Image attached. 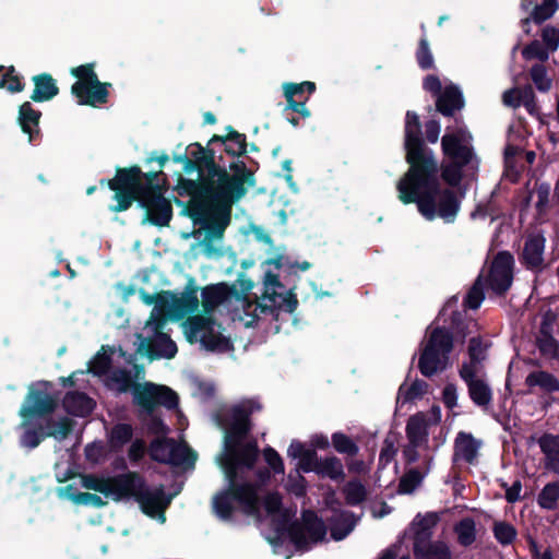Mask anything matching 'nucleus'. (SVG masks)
Here are the masks:
<instances>
[{
  "mask_svg": "<svg viewBox=\"0 0 559 559\" xmlns=\"http://www.w3.org/2000/svg\"><path fill=\"white\" fill-rule=\"evenodd\" d=\"M484 300V290L481 286V276L477 278L473 287L469 289L465 304L471 309H477Z\"/></svg>",
  "mask_w": 559,
  "mask_h": 559,
  "instance_id": "bf43d9fd",
  "label": "nucleus"
},
{
  "mask_svg": "<svg viewBox=\"0 0 559 559\" xmlns=\"http://www.w3.org/2000/svg\"><path fill=\"white\" fill-rule=\"evenodd\" d=\"M545 238L542 235L530 236L523 248V262L530 269L539 270L544 262Z\"/></svg>",
  "mask_w": 559,
  "mask_h": 559,
  "instance_id": "a878e982",
  "label": "nucleus"
},
{
  "mask_svg": "<svg viewBox=\"0 0 559 559\" xmlns=\"http://www.w3.org/2000/svg\"><path fill=\"white\" fill-rule=\"evenodd\" d=\"M128 487L123 492V500L134 499L142 512L150 518L158 516L162 522H165V510L171 501V496H167L164 486L160 485L154 490H151L144 477L138 472H129Z\"/></svg>",
  "mask_w": 559,
  "mask_h": 559,
  "instance_id": "0eeeda50",
  "label": "nucleus"
},
{
  "mask_svg": "<svg viewBox=\"0 0 559 559\" xmlns=\"http://www.w3.org/2000/svg\"><path fill=\"white\" fill-rule=\"evenodd\" d=\"M133 427L130 424L118 423L112 426L108 442L111 450L118 452L123 449L126 444L132 441Z\"/></svg>",
  "mask_w": 559,
  "mask_h": 559,
  "instance_id": "72a5a7b5",
  "label": "nucleus"
},
{
  "mask_svg": "<svg viewBox=\"0 0 559 559\" xmlns=\"http://www.w3.org/2000/svg\"><path fill=\"white\" fill-rule=\"evenodd\" d=\"M319 457L317 455V452L314 449H308L306 453L299 457L298 466L299 468L305 472H314L317 469Z\"/></svg>",
  "mask_w": 559,
  "mask_h": 559,
  "instance_id": "0e129e2a",
  "label": "nucleus"
},
{
  "mask_svg": "<svg viewBox=\"0 0 559 559\" xmlns=\"http://www.w3.org/2000/svg\"><path fill=\"white\" fill-rule=\"evenodd\" d=\"M38 385L44 389L36 388L34 384L28 388L24 403L19 411V415L25 420L46 417L52 414L57 407V401L46 391L49 383L41 381Z\"/></svg>",
  "mask_w": 559,
  "mask_h": 559,
  "instance_id": "ddd939ff",
  "label": "nucleus"
},
{
  "mask_svg": "<svg viewBox=\"0 0 559 559\" xmlns=\"http://www.w3.org/2000/svg\"><path fill=\"white\" fill-rule=\"evenodd\" d=\"M34 90L29 96L35 103H45L53 99L59 94L56 79L47 72L36 74L32 78Z\"/></svg>",
  "mask_w": 559,
  "mask_h": 559,
  "instance_id": "b1692460",
  "label": "nucleus"
},
{
  "mask_svg": "<svg viewBox=\"0 0 559 559\" xmlns=\"http://www.w3.org/2000/svg\"><path fill=\"white\" fill-rule=\"evenodd\" d=\"M264 460L275 474L284 473V463L281 455L273 448L267 447L263 451Z\"/></svg>",
  "mask_w": 559,
  "mask_h": 559,
  "instance_id": "e2e57ef3",
  "label": "nucleus"
},
{
  "mask_svg": "<svg viewBox=\"0 0 559 559\" xmlns=\"http://www.w3.org/2000/svg\"><path fill=\"white\" fill-rule=\"evenodd\" d=\"M71 75L76 78L78 81L71 86V94L80 93L85 90L86 85L92 84L98 80V75L95 72V63L90 62L72 68L70 71Z\"/></svg>",
  "mask_w": 559,
  "mask_h": 559,
  "instance_id": "7c9ffc66",
  "label": "nucleus"
},
{
  "mask_svg": "<svg viewBox=\"0 0 559 559\" xmlns=\"http://www.w3.org/2000/svg\"><path fill=\"white\" fill-rule=\"evenodd\" d=\"M0 88H7L10 93H20L24 91L25 83L23 82V76L16 72L14 66H10L5 69V72L0 80Z\"/></svg>",
  "mask_w": 559,
  "mask_h": 559,
  "instance_id": "a18cd8bd",
  "label": "nucleus"
},
{
  "mask_svg": "<svg viewBox=\"0 0 559 559\" xmlns=\"http://www.w3.org/2000/svg\"><path fill=\"white\" fill-rule=\"evenodd\" d=\"M493 534L500 544L508 545L515 539L516 531L509 523L496 522L493 525Z\"/></svg>",
  "mask_w": 559,
  "mask_h": 559,
  "instance_id": "603ef678",
  "label": "nucleus"
},
{
  "mask_svg": "<svg viewBox=\"0 0 559 559\" xmlns=\"http://www.w3.org/2000/svg\"><path fill=\"white\" fill-rule=\"evenodd\" d=\"M316 83L311 81H304L301 83H284L283 91L285 98L296 97L304 99L309 97L316 92Z\"/></svg>",
  "mask_w": 559,
  "mask_h": 559,
  "instance_id": "37998d69",
  "label": "nucleus"
},
{
  "mask_svg": "<svg viewBox=\"0 0 559 559\" xmlns=\"http://www.w3.org/2000/svg\"><path fill=\"white\" fill-rule=\"evenodd\" d=\"M171 443H174L173 438L163 437L154 439L150 444L151 459L158 463H167Z\"/></svg>",
  "mask_w": 559,
  "mask_h": 559,
  "instance_id": "c03bdc74",
  "label": "nucleus"
},
{
  "mask_svg": "<svg viewBox=\"0 0 559 559\" xmlns=\"http://www.w3.org/2000/svg\"><path fill=\"white\" fill-rule=\"evenodd\" d=\"M186 151L189 158L198 160L199 166L206 170V176L201 180H193L178 174L174 190L181 198H191L240 182H252L255 179L254 171L243 160H231L226 164L223 154H217V147L209 143L203 146L199 142H193Z\"/></svg>",
  "mask_w": 559,
  "mask_h": 559,
  "instance_id": "20e7f679",
  "label": "nucleus"
},
{
  "mask_svg": "<svg viewBox=\"0 0 559 559\" xmlns=\"http://www.w3.org/2000/svg\"><path fill=\"white\" fill-rule=\"evenodd\" d=\"M163 321L155 324V332L152 337H143L141 334L138 337L141 340L138 352L146 356L151 361L160 358L171 359L177 354V345L170 336L162 331Z\"/></svg>",
  "mask_w": 559,
  "mask_h": 559,
  "instance_id": "4468645a",
  "label": "nucleus"
},
{
  "mask_svg": "<svg viewBox=\"0 0 559 559\" xmlns=\"http://www.w3.org/2000/svg\"><path fill=\"white\" fill-rule=\"evenodd\" d=\"M462 107V94L454 86L447 87L438 97L437 108L444 116H451L455 110Z\"/></svg>",
  "mask_w": 559,
  "mask_h": 559,
  "instance_id": "c85d7f7f",
  "label": "nucleus"
},
{
  "mask_svg": "<svg viewBox=\"0 0 559 559\" xmlns=\"http://www.w3.org/2000/svg\"><path fill=\"white\" fill-rule=\"evenodd\" d=\"M111 380L118 384L119 393H127L131 391L133 394L134 385L140 384L133 380L131 372L126 369H119L115 371L111 376Z\"/></svg>",
  "mask_w": 559,
  "mask_h": 559,
  "instance_id": "8fccbe9b",
  "label": "nucleus"
},
{
  "mask_svg": "<svg viewBox=\"0 0 559 559\" xmlns=\"http://www.w3.org/2000/svg\"><path fill=\"white\" fill-rule=\"evenodd\" d=\"M329 528L334 540L344 539L349 534V513L334 514L329 520Z\"/></svg>",
  "mask_w": 559,
  "mask_h": 559,
  "instance_id": "79ce46f5",
  "label": "nucleus"
},
{
  "mask_svg": "<svg viewBox=\"0 0 559 559\" xmlns=\"http://www.w3.org/2000/svg\"><path fill=\"white\" fill-rule=\"evenodd\" d=\"M254 185L255 179L252 182H240L193 195L187 202L178 198L174 199L178 206H182V213L205 230L202 243L206 254L211 255L217 251L213 247L212 240L223 238L231 222L234 204L240 201L247 194L248 189Z\"/></svg>",
  "mask_w": 559,
  "mask_h": 559,
  "instance_id": "7ed1b4c3",
  "label": "nucleus"
},
{
  "mask_svg": "<svg viewBox=\"0 0 559 559\" xmlns=\"http://www.w3.org/2000/svg\"><path fill=\"white\" fill-rule=\"evenodd\" d=\"M415 559H452L449 546L441 540L421 545V552H414Z\"/></svg>",
  "mask_w": 559,
  "mask_h": 559,
  "instance_id": "4c0bfd02",
  "label": "nucleus"
},
{
  "mask_svg": "<svg viewBox=\"0 0 559 559\" xmlns=\"http://www.w3.org/2000/svg\"><path fill=\"white\" fill-rule=\"evenodd\" d=\"M397 438L395 435H389L383 441V445L380 452V462L388 464L392 462L397 453Z\"/></svg>",
  "mask_w": 559,
  "mask_h": 559,
  "instance_id": "6e6d98bb",
  "label": "nucleus"
},
{
  "mask_svg": "<svg viewBox=\"0 0 559 559\" xmlns=\"http://www.w3.org/2000/svg\"><path fill=\"white\" fill-rule=\"evenodd\" d=\"M471 138V134L464 129H459L453 133H447L442 138L443 153L451 158V163L442 167V178L450 186L460 183L462 167L472 160L473 153L469 146Z\"/></svg>",
  "mask_w": 559,
  "mask_h": 559,
  "instance_id": "6e6552de",
  "label": "nucleus"
},
{
  "mask_svg": "<svg viewBox=\"0 0 559 559\" xmlns=\"http://www.w3.org/2000/svg\"><path fill=\"white\" fill-rule=\"evenodd\" d=\"M542 38L549 50H557L559 46V28L554 26H546L543 28Z\"/></svg>",
  "mask_w": 559,
  "mask_h": 559,
  "instance_id": "338daca9",
  "label": "nucleus"
},
{
  "mask_svg": "<svg viewBox=\"0 0 559 559\" xmlns=\"http://www.w3.org/2000/svg\"><path fill=\"white\" fill-rule=\"evenodd\" d=\"M538 347L543 354L550 357H556L559 352L558 342L552 336L547 334L538 338Z\"/></svg>",
  "mask_w": 559,
  "mask_h": 559,
  "instance_id": "69168bd1",
  "label": "nucleus"
},
{
  "mask_svg": "<svg viewBox=\"0 0 559 559\" xmlns=\"http://www.w3.org/2000/svg\"><path fill=\"white\" fill-rule=\"evenodd\" d=\"M441 420V411L439 407H432L427 413H417L409 417L406 425V435L414 447L426 442L428 427L438 425Z\"/></svg>",
  "mask_w": 559,
  "mask_h": 559,
  "instance_id": "a211bd4d",
  "label": "nucleus"
},
{
  "mask_svg": "<svg viewBox=\"0 0 559 559\" xmlns=\"http://www.w3.org/2000/svg\"><path fill=\"white\" fill-rule=\"evenodd\" d=\"M539 447L547 460V466L554 471L559 468V436L545 435L539 441Z\"/></svg>",
  "mask_w": 559,
  "mask_h": 559,
  "instance_id": "e433bc0d",
  "label": "nucleus"
},
{
  "mask_svg": "<svg viewBox=\"0 0 559 559\" xmlns=\"http://www.w3.org/2000/svg\"><path fill=\"white\" fill-rule=\"evenodd\" d=\"M528 548L533 559H554L549 547L542 548L535 539L528 538Z\"/></svg>",
  "mask_w": 559,
  "mask_h": 559,
  "instance_id": "774afa93",
  "label": "nucleus"
},
{
  "mask_svg": "<svg viewBox=\"0 0 559 559\" xmlns=\"http://www.w3.org/2000/svg\"><path fill=\"white\" fill-rule=\"evenodd\" d=\"M199 308L197 290L183 293L180 297L173 296V310L178 318L193 313Z\"/></svg>",
  "mask_w": 559,
  "mask_h": 559,
  "instance_id": "f704fd0d",
  "label": "nucleus"
},
{
  "mask_svg": "<svg viewBox=\"0 0 559 559\" xmlns=\"http://www.w3.org/2000/svg\"><path fill=\"white\" fill-rule=\"evenodd\" d=\"M234 294L237 295L235 286H229L226 283L205 286L201 294L203 310L205 312L212 311L214 308L228 300Z\"/></svg>",
  "mask_w": 559,
  "mask_h": 559,
  "instance_id": "393cba45",
  "label": "nucleus"
},
{
  "mask_svg": "<svg viewBox=\"0 0 559 559\" xmlns=\"http://www.w3.org/2000/svg\"><path fill=\"white\" fill-rule=\"evenodd\" d=\"M166 190L152 193L135 194L139 206L145 211V222L157 226L167 227L173 218L171 202L165 198Z\"/></svg>",
  "mask_w": 559,
  "mask_h": 559,
  "instance_id": "f8f14e48",
  "label": "nucleus"
},
{
  "mask_svg": "<svg viewBox=\"0 0 559 559\" xmlns=\"http://www.w3.org/2000/svg\"><path fill=\"white\" fill-rule=\"evenodd\" d=\"M114 353V347L103 345L88 365L90 372L98 377L107 374L112 366L111 356Z\"/></svg>",
  "mask_w": 559,
  "mask_h": 559,
  "instance_id": "473e14b6",
  "label": "nucleus"
},
{
  "mask_svg": "<svg viewBox=\"0 0 559 559\" xmlns=\"http://www.w3.org/2000/svg\"><path fill=\"white\" fill-rule=\"evenodd\" d=\"M481 445V440L476 439L472 433L460 431L454 440V461L476 463Z\"/></svg>",
  "mask_w": 559,
  "mask_h": 559,
  "instance_id": "4be33fe9",
  "label": "nucleus"
},
{
  "mask_svg": "<svg viewBox=\"0 0 559 559\" xmlns=\"http://www.w3.org/2000/svg\"><path fill=\"white\" fill-rule=\"evenodd\" d=\"M190 334L188 340L192 342V337L197 333L202 332L200 337L201 345L212 353H227L234 349V345L229 337H226L219 332H215L207 320L203 317H195L189 321Z\"/></svg>",
  "mask_w": 559,
  "mask_h": 559,
  "instance_id": "2eb2a0df",
  "label": "nucleus"
},
{
  "mask_svg": "<svg viewBox=\"0 0 559 559\" xmlns=\"http://www.w3.org/2000/svg\"><path fill=\"white\" fill-rule=\"evenodd\" d=\"M471 400L480 407H487L492 400L488 382L481 377L466 384Z\"/></svg>",
  "mask_w": 559,
  "mask_h": 559,
  "instance_id": "2f4dec72",
  "label": "nucleus"
},
{
  "mask_svg": "<svg viewBox=\"0 0 559 559\" xmlns=\"http://www.w3.org/2000/svg\"><path fill=\"white\" fill-rule=\"evenodd\" d=\"M66 411L78 417L88 416L95 408V402L84 392H68L63 399Z\"/></svg>",
  "mask_w": 559,
  "mask_h": 559,
  "instance_id": "bb28decb",
  "label": "nucleus"
},
{
  "mask_svg": "<svg viewBox=\"0 0 559 559\" xmlns=\"http://www.w3.org/2000/svg\"><path fill=\"white\" fill-rule=\"evenodd\" d=\"M522 55L526 60L538 59L540 61H546L549 57L548 51L542 46V44L538 40H534L530 45H527L523 49Z\"/></svg>",
  "mask_w": 559,
  "mask_h": 559,
  "instance_id": "052dcab7",
  "label": "nucleus"
},
{
  "mask_svg": "<svg viewBox=\"0 0 559 559\" xmlns=\"http://www.w3.org/2000/svg\"><path fill=\"white\" fill-rule=\"evenodd\" d=\"M41 116V111L35 109L28 100L19 106L17 124L22 132L28 136V142L33 145L39 144L43 138L39 127Z\"/></svg>",
  "mask_w": 559,
  "mask_h": 559,
  "instance_id": "aec40b11",
  "label": "nucleus"
},
{
  "mask_svg": "<svg viewBox=\"0 0 559 559\" xmlns=\"http://www.w3.org/2000/svg\"><path fill=\"white\" fill-rule=\"evenodd\" d=\"M531 78L536 87L542 92L548 91L551 86V80L547 75L546 68L542 64H536L532 68Z\"/></svg>",
  "mask_w": 559,
  "mask_h": 559,
  "instance_id": "4d7b16f0",
  "label": "nucleus"
},
{
  "mask_svg": "<svg viewBox=\"0 0 559 559\" xmlns=\"http://www.w3.org/2000/svg\"><path fill=\"white\" fill-rule=\"evenodd\" d=\"M316 473L321 477H329L333 480L344 477L343 465L336 456L319 459Z\"/></svg>",
  "mask_w": 559,
  "mask_h": 559,
  "instance_id": "58836bf2",
  "label": "nucleus"
},
{
  "mask_svg": "<svg viewBox=\"0 0 559 559\" xmlns=\"http://www.w3.org/2000/svg\"><path fill=\"white\" fill-rule=\"evenodd\" d=\"M226 134L218 135L214 134L209 140V145H219L217 154L225 152L227 155L233 157V160H240L239 157L247 154L248 142L245 133H240L235 130L231 126L225 128Z\"/></svg>",
  "mask_w": 559,
  "mask_h": 559,
  "instance_id": "6ab92c4d",
  "label": "nucleus"
},
{
  "mask_svg": "<svg viewBox=\"0 0 559 559\" xmlns=\"http://www.w3.org/2000/svg\"><path fill=\"white\" fill-rule=\"evenodd\" d=\"M109 87H111V83L100 82L98 79L86 85L85 90L83 88L80 93H74L73 96L78 98L80 105L97 107L108 102Z\"/></svg>",
  "mask_w": 559,
  "mask_h": 559,
  "instance_id": "5701e85b",
  "label": "nucleus"
},
{
  "mask_svg": "<svg viewBox=\"0 0 559 559\" xmlns=\"http://www.w3.org/2000/svg\"><path fill=\"white\" fill-rule=\"evenodd\" d=\"M99 183L114 191L112 199L116 204L109 209L114 213H120L132 206L136 199L135 194L167 190L168 178L160 169L144 173L139 165H132L117 167L114 178L102 179Z\"/></svg>",
  "mask_w": 559,
  "mask_h": 559,
  "instance_id": "39448f33",
  "label": "nucleus"
},
{
  "mask_svg": "<svg viewBox=\"0 0 559 559\" xmlns=\"http://www.w3.org/2000/svg\"><path fill=\"white\" fill-rule=\"evenodd\" d=\"M481 361L469 359L468 362H464L460 369V377L467 384L474 380L481 378Z\"/></svg>",
  "mask_w": 559,
  "mask_h": 559,
  "instance_id": "13d9d810",
  "label": "nucleus"
},
{
  "mask_svg": "<svg viewBox=\"0 0 559 559\" xmlns=\"http://www.w3.org/2000/svg\"><path fill=\"white\" fill-rule=\"evenodd\" d=\"M424 476L416 469L408 471L400 480L399 492L411 493L421 483Z\"/></svg>",
  "mask_w": 559,
  "mask_h": 559,
  "instance_id": "3c124183",
  "label": "nucleus"
},
{
  "mask_svg": "<svg viewBox=\"0 0 559 559\" xmlns=\"http://www.w3.org/2000/svg\"><path fill=\"white\" fill-rule=\"evenodd\" d=\"M557 9V0H542V3L533 9L531 17L523 20V25H528L531 20L537 24L543 23L544 21L550 19Z\"/></svg>",
  "mask_w": 559,
  "mask_h": 559,
  "instance_id": "a19ab883",
  "label": "nucleus"
},
{
  "mask_svg": "<svg viewBox=\"0 0 559 559\" xmlns=\"http://www.w3.org/2000/svg\"><path fill=\"white\" fill-rule=\"evenodd\" d=\"M417 61L420 68L430 69L433 66V57L429 48L428 40L421 38L417 50Z\"/></svg>",
  "mask_w": 559,
  "mask_h": 559,
  "instance_id": "680f3d73",
  "label": "nucleus"
},
{
  "mask_svg": "<svg viewBox=\"0 0 559 559\" xmlns=\"http://www.w3.org/2000/svg\"><path fill=\"white\" fill-rule=\"evenodd\" d=\"M197 453L186 443H174L170 445L167 463L173 466H183L186 468L194 467L197 461Z\"/></svg>",
  "mask_w": 559,
  "mask_h": 559,
  "instance_id": "cd10ccee",
  "label": "nucleus"
},
{
  "mask_svg": "<svg viewBox=\"0 0 559 559\" xmlns=\"http://www.w3.org/2000/svg\"><path fill=\"white\" fill-rule=\"evenodd\" d=\"M308 102V96L304 99H298L296 97L286 98V106L283 109V114L294 112L301 117V119H308L311 117V111L306 106Z\"/></svg>",
  "mask_w": 559,
  "mask_h": 559,
  "instance_id": "864d4df0",
  "label": "nucleus"
},
{
  "mask_svg": "<svg viewBox=\"0 0 559 559\" xmlns=\"http://www.w3.org/2000/svg\"><path fill=\"white\" fill-rule=\"evenodd\" d=\"M66 491L69 498L79 504H92L97 508L104 507L106 504V502L98 495L91 492H80L73 485H68L66 487Z\"/></svg>",
  "mask_w": 559,
  "mask_h": 559,
  "instance_id": "de8ad7c7",
  "label": "nucleus"
},
{
  "mask_svg": "<svg viewBox=\"0 0 559 559\" xmlns=\"http://www.w3.org/2000/svg\"><path fill=\"white\" fill-rule=\"evenodd\" d=\"M420 132L418 116L407 111L405 147L411 167L397 183L399 198L406 204L416 202L420 214L429 221L440 217L451 223L459 212V201L453 191L439 189L438 165L432 154L421 147Z\"/></svg>",
  "mask_w": 559,
  "mask_h": 559,
  "instance_id": "f03ea898",
  "label": "nucleus"
},
{
  "mask_svg": "<svg viewBox=\"0 0 559 559\" xmlns=\"http://www.w3.org/2000/svg\"><path fill=\"white\" fill-rule=\"evenodd\" d=\"M525 383L527 386H539L547 392H555L559 390V381L546 371H535L526 377Z\"/></svg>",
  "mask_w": 559,
  "mask_h": 559,
  "instance_id": "ea45409f",
  "label": "nucleus"
},
{
  "mask_svg": "<svg viewBox=\"0 0 559 559\" xmlns=\"http://www.w3.org/2000/svg\"><path fill=\"white\" fill-rule=\"evenodd\" d=\"M128 477L129 472L106 478L90 474L82 477V486L103 493L105 497H111L114 501L118 502L123 500V492L128 487Z\"/></svg>",
  "mask_w": 559,
  "mask_h": 559,
  "instance_id": "dca6fc26",
  "label": "nucleus"
},
{
  "mask_svg": "<svg viewBox=\"0 0 559 559\" xmlns=\"http://www.w3.org/2000/svg\"><path fill=\"white\" fill-rule=\"evenodd\" d=\"M453 347L450 332L444 329H433L419 357L418 368L425 377H431L447 369L449 354Z\"/></svg>",
  "mask_w": 559,
  "mask_h": 559,
  "instance_id": "1a4fd4ad",
  "label": "nucleus"
},
{
  "mask_svg": "<svg viewBox=\"0 0 559 559\" xmlns=\"http://www.w3.org/2000/svg\"><path fill=\"white\" fill-rule=\"evenodd\" d=\"M454 532L461 545L469 546L475 542L476 538V527L474 520L463 519L455 525Z\"/></svg>",
  "mask_w": 559,
  "mask_h": 559,
  "instance_id": "49530a36",
  "label": "nucleus"
},
{
  "mask_svg": "<svg viewBox=\"0 0 559 559\" xmlns=\"http://www.w3.org/2000/svg\"><path fill=\"white\" fill-rule=\"evenodd\" d=\"M261 407L259 402L247 400L215 416L217 425L225 429V453L219 460V465L228 486L214 496L213 509L224 521L231 520L236 510L235 502L247 515L259 512L258 486L248 481L246 474L254 468L260 451L257 441L243 443V440L252 430L251 415Z\"/></svg>",
  "mask_w": 559,
  "mask_h": 559,
  "instance_id": "f257e3e1",
  "label": "nucleus"
},
{
  "mask_svg": "<svg viewBox=\"0 0 559 559\" xmlns=\"http://www.w3.org/2000/svg\"><path fill=\"white\" fill-rule=\"evenodd\" d=\"M427 383L423 380H415L412 383L402 384L397 392V404L404 405L423 397L427 392Z\"/></svg>",
  "mask_w": 559,
  "mask_h": 559,
  "instance_id": "c9c22d12",
  "label": "nucleus"
},
{
  "mask_svg": "<svg viewBox=\"0 0 559 559\" xmlns=\"http://www.w3.org/2000/svg\"><path fill=\"white\" fill-rule=\"evenodd\" d=\"M513 263V257L509 252H500L493 259L487 282L495 293L503 294L511 286Z\"/></svg>",
  "mask_w": 559,
  "mask_h": 559,
  "instance_id": "f3484780",
  "label": "nucleus"
},
{
  "mask_svg": "<svg viewBox=\"0 0 559 559\" xmlns=\"http://www.w3.org/2000/svg\"><path fill=\"white\" fill-rule=\"evenodd\" d=\"M45 438H47V436L45 435L44 426L38 425L37 427H35L33 429H27L22 435L21 441L24 447H27L29 449H35L41 443V441Z\"/></svg>",
  "mask_w": 559,
  "mask_h": 559,
  "instance_id": "5fc2aeb1",
  "label": "nucleus"
},
{
  "mask_svg": "<svg viewBox=\"0 0 559 559\" xmlns=\"http://www.w3.org/2000/svg\"><path fill=\"white\" fill-rule=\"evenodd\" d=\"M286 532L297 551H308L312 544L322 542L326 535V525L313 510H302L301 520L288 524Z\"/></svg>",
  "mask_w": 559,
  "mask_h": 559,
  "instance_id": "9d476101",
  "label": "nucleus"
},
{
  "mask_svg": "<svg viewBox=\"0 0 559 559\" xmlns=\"http://www.w3.org/2000/svg\"><path fill=\"white\" fill-rule=\"evenodd\" d=\"M439 515L436 512L417 514L411 524L413 532V552L420 554L421 545L431 542L433 528L439 522Z\"/></svg>",
  "mask_w": 559,
  "mask_h": 559,
  "instance_id": "412c9836",
  "label": "nucleus"
},
{
  "mask_svg": "<svg viewBox=\"0 0 559 559\" xmlns=\"http://www.w3.org/2000/svg\"><path fill=\"white\" fill-rule=\"evenodd\" d=\"M264 289L261 299L255 298L254 302L247 301L246 313L250 314L252 308L253 319L260 314L270 316L272 320L278 321L281 311L293 313L298 307L296 294L287 292L281 283L277 274L267 271L264 275Z\"/></svg>",
  "mask_w": 559,
  "mask_h": 559,
  "instance_id": "423d86ee",
  "label": "nucleus"
},
{
  "mask_svg": "<svg viewBox=\"0 0 559 559\" xmlns=\"http://www.w3.org/2000/svg\"><path fill=\"white\" fill-rule=\"evenodd\" d=\"M133 404L139 407V417L152 416L158 406L174 409L178 406L177 393L166 385L144 382L134 385Z\"/></svg>",
  "mask_w": 559,
  "mask_h": 559,
  "instance_id": "9b49d317",
  "label": "nucleus"
},
{
  "mask_svg": "<svg viewBox=\"0 0 559 559\" xmlns=\"http://www.w3.org/2000/svg\"><path fill=\"white\" fill-rule=\"evenodd\" d=\"M559 499V483L547 484L538 495V504L543 509L552 510Z\"/></svg>",
  "mask_w": 559,
  "mask_h": 559,
  "instance_id": "09e8293b",
  "label": "nucleus"
},
{
  "mask_svg": "<svg viewBox=\"0 0 559 559\" xmlns=\"http://www.w3.org/2000/svg\"><path fill=\"white\" fill-rule=\"evenodd\" d=\"M44 426L45 435L48 437H52L56 440H64L69 437V435L73 431L75 421L69 417H62L59 420H55L49 417L45 420Z\"/></svg>",
  "mask_w": 559,
  "mask_h": 559,
  "instance_id": "c756f323",
  "label": "nucleus"
}]
</instances>
